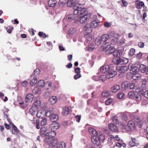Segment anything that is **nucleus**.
Returning a JSON list of instances; mask_svg holds the SVG:
<instances>
[{
    "label": "nucleus",
    "instance_id": "nucleus-1",
    "mask_svg": "<svg viewBox=\"0 0 148 148\" xmlns=\"http://www.w3.org/2000/svg\"><path fill=\"white\" fill-rule=\"evenodd\" d=\"M56 132L54 131H51L47 133V138L48 139L46 140V143L47 148H54L58 143V140L57 138H53L55 136Z\"/></svg>",
    "mask_w": 148,
    "mask_h": 148
},
{
    "label": "nucleus",
    "instance_id": "nucleus-2",
    "mask_svg": "<svg viewBox=\"0 0 148 148\" xmlns=\"http://www.w3.org/2000/svg\"><path fill=\"white\" fill-rule=\"evenodd\" d=\"M105 139V136L101 132H99L93 135L91 137V141L95 145L99 146L100 144L101 140L103 141Z\"/></svg>",
    "mask_w": 148,
    "mask_h": 148
},
{
    "label": "nucleus",
    "instance_id": "nucleus-3",
    "mask_svg": "<svg viewBox=\"0 0 148 148\" xmlns=\"http://www.w3.org/2000/svg\"><path fill=\"white\" fill-rule=\"evenodd\" d=\"M74 10V14L75 15H81L84 14L86 11V9L81 4L76 3L73 7ZM78 16H79L78 15Z\"/></svg>",
    "mask_w": 148,
    "mask_h": 148
},
{
    "label": "nucleus",
    "instance_id": "nucleus-4",
    "mask_svg": "<svg viewBox=\"0 0 148 148\" xmlns=\"http://www.w3.org/2000/svg\"><path fill=\"white\" fill-rule=\"evenodd\" d=\"M123 128L128 132L134 131L136 130V125L134 122L131 120L128 122L127 126H123Z\"/></svg>",
    "mask_w": 148,
    "mask_h": 148
},
{
    "label": "nucleus",
    "instance_id": "nucleus-5",
    "mask_svg": "<svg viewBox=\"0 0 148 148\" xmlns=\"http://www.w3.org/2000/svg\"><path fill=\"white\" fill-rule=\"evenodd\" d=\"M116 62H115L116 65L120 64H124L127 63L128 62V59L124 57L117 58L115 59Z\"/></svg>",
    "mask_w": 148,
    "mask_h": 148
},
{
    "label": "nucleus",
    "instance_id": "nucleus-6",
    "mask_svg": "<svg viewBox=\"0 0 148 148\" xmlns=\"http://www.w3.org/2000/svg\"><path fill=\"white\" fill-rule=\"evenodd\" d=\"M113 67L114 69H115L117 71L122 73H124L127 70V66H119L116 65L115 66H114Z\"/></svg>",
    "mask_w": 148,
    "mask_h": 148
},
{
    "label": "nucleus",
    "instance_id": "nucleus-7",
    "mask_svg": "<svg viewBox=\"0 0 148 148\" xmlns=\"http://www.w3.org/2000/svg\"><path fill=\"white\" fill-rule=\"evenodd\" d=\"M90 18V16L89 15L85 14L79 18H78L77 20L81 23H84L88 21Z\"/></svg>",
    "mask_w": 148,
    "mask_h": 148
},
{
    "label": "nucleus",
    "instance_id": "nucleus-8",
    "mask_svg": "<svg viewBox=\"0 0 148 148\" xmlns=\"http://www.w3.org/2000/svg\"><path fill=\"white\" fill-rule=\"evenodd\" d=\"M135 86V84L132 83H129L128 82H125L122 84V86L123 88L127 89H133Z\"/></svg>",
    "mask_w": 148,
    "mask_h": 148
},
{
    "label": "nucleus",
    "instance_id": "nucleus-9",
    "mask_svg": "<svg viewBox=\"0 0 148 148\" xmlns=\"http://www.w3.org/2000/svg\"><path fill=\"white\" fill-rule=\"evenodd\" d=\"M137 69L136 67L132 69L133 72V75L132 76V78L134 80H138L140 79L141 75L139 73H137Z\"/></svg>",
    "mask_w": 148,
    "mask_h": 148
},
{
    "label": "nucleus",
    "instance_id": "nucleus-10",
    "mask_svg": "<svg viewBox=\"0 0 148 148\" xmlns=\"http://www.w3.org/2000/svg\"><path fill=\"white\" fill-rule=\"evenodd\" d=\"M60 125L58 123L56 122H53L50 124L49 129L52 131H55L59 127Z\"/></svg>",
    "mask_w": 148,
    "mask_h": 148
},
{
    "label": "nucleus",
    "instance_id": "nucleus-11",
    "mask_svg": "<svg viewBox=\"0 0 148 148\" xmlns=\"http://www.w3.org/2000/svg\"><path fill=\"white\" fill-rule=\"evenodd\" d=\"M113 69V67H112ZM114 69H110L107 74L108 79L113 78L116 75V71H114Z\"/></svg>",
    "mask_w": 148,
    "mask_h": 148
},
{
    "label": "nucleus",
    "instance_id": "nucleus-12",
    "mask_svg": "<svg viewBox=\"0 0 148 148\" xmlns=\"http://www.w3.org/2000/svg\"><path fill=\"white\" fill-rule=\"evenodd\" d=\"M132 118L137 122V125L139 127H142L143 124V121L140 120L138 116L136 115L133 116Z\"/></svg>",
    "mask_w": 148,
    "mask_h": 148
},
{
    "label": "nucleus",
    "instance_id": "nucleus-13",
    "mask_svg": "<svg viewBox=\"0 0 148 148\" xmlns=\"http://www.w3.org/2000/svg\"><path fill=\"white\" fill-rule=\"evenodd\" d=\"M110 69V66L108 65H106L101 66L100 68V71L101 73H104L108 72Z\"/></svg>",
    "mask_w": 148,
    "mask_h": 148
},
{
    "label": "nucleus",
    "instance_id": "nucleus-14",
    "mask_svg": "<svg viewBox=\"0 0 148 148\" xmlns=\"http://www.w3.org/2000/svg\"><path fill=\"white\" fill-rule=\"evenodd\" d=\"M48 129L46 127H44L40 128V135L42 137H44L47 136V132Z\"/></svg>",
    "mask_w": 148,
    "mask_h": 148
},
{
    "label": "nucleus",
    "instance_id": "nucleus-15",
    "mask_svg": "<svg viewBox=\"0 0 148 148\" xmlns=\"http://www.w3.org/2000/svg\"><path fill=\"white\" fill-rule=\"evenodd\" d=\"M109 129L113 132H118V130L116 125L113 123H110L108 125Z\"/></svg>",
    "mask_w": 148,
    "mask_h": 148
},
{
    "label": "nucleus",
    "instance_id": "nucleus-16",
    "mask_svg": "<svg viewBox=\"0 0 148 148\" xmlns=\"http://www.w3.org/2000/svg\"><path fill=\"white\" fill-rule=\"evenodd\" d=\"M135 4L136 7L137 9H141L145 6L144 2L139 0L136 1Z\"/></svg>",
    "mask_w": 148,
    "mask_h": 148
},
{
    "label": "nucleus",
    "instance_id": "nucleus-17",
    "mask_svg": "<svg viewBox=\"0 0 148 148\" xmlns=\"http://www.w3.org/2000/svg\"><path fill=\"white\" fill-rule=\"evenodd\" d=\"M38 108L36 106H33L29 110V113L32 115H34L38 111Z\"/></svg>",
    "mask_w": 148,
    "mask_h": 148
},
{
    "label": "nucleus",
    "instance_id": "nucleus-18",
    "mask_svg": "<svg viewBox=\"0 0 148 148\" xmlns=\"http://www.w3.org/2000/svg\"><path fill=\"white\" fill-rule=\"evenodd\" d=\"M34 98V96L32 94H29L27 95L25 99V101L26 103L31 102Z\"/></svg>",
    "mask_w": 148,
    "mask_h": 148
},
{
    "label": "nucleus",
    "instance_id": "nucleus-19",
    "mask_svg": "<svg viewBox=\"0 0 148 148\" xmlns=\"http://www.w3.org/2000/svg\"><path fill=\"white\" fill-rule=\"evenodd\" d=\"M100 22L98 20H95L92 21L90 25V28H96Z\"/></svg>",
    "mask_w": 148,
    "mask_h": 148
},
{
    "label": "nucleus",
    "instance_id": "nucleus-20",
    "mask_svg": "<svg viewBox=\"0 0 148 148\" xmlns=\"http://www.w3.org/2000/svg\"><path fill=\"white\" fill-rule=\"evenodd\" d=\"M115 49L113 47L110 46L108 49H104L106 50V53L107 54H110L113 53L115 51Z\"/></svg>",
    "mask_w": 148,
    "mask_h": 148
},
{
    "label": "nucleus",
    "instance_id": "nucleus-21",
    "mask_svg": "<svg viewBox=\"0 0 148 148\" xmlns=\"http://www.w3.org/2000/svg\"><path fill=\"white\" fill-rule=\"evenodd\" d=\"M49 100L51 104H54L57 101V97L56 96H52L49 98Z\"/></svg>",
    "mask_w": 148,
    "mask_h": 148
},
{
    "label": "nucleus",
    "instance_id": "nucleus-22",
    "mask_svg": "<svg viewBox=\"0 0 148 148\" xmlns=\"http://www.w3.org/2000/svg\"><path fill=\"white\" fill-rule=\"evenodd\" d=\"M109 38L108 35L105 34L101 36L100 38L103 43L106 41Z\"/></svg>",
    "mask_w": 148,
    "mask_h": 148
},
{
    "label": "nucleus",
    "instance_id": "nucleus-23",
    "mask_svg": "<svg viewBox=\"0 0 148 148\" xmlns=\"http://www.w3.org/2000/svg\"><path fill=\"white\" fill-rule=\"evenodd\" d=\"M56 3V0H49L48 1V5L49 7H54Z\"/></svg>",
    "mask_w": 148,
    "mask_h": 148
},
{
    "label": "nucleus",
    "instance_id": "nucleus-24",
    "mask_svg": "<svg viewBox=\"0 0 148 148\" xmlns=\"http://www.w3.org/2000/svg\"><path fill=\"white\" fill-rule=\"evenodd\" d=\"M49 116L50 117L51 119L54 122L57 120L58 118V115L56 114H50Z\"/></svg>",
    "mask_w": 148,
    "mask_h": 148
},
{
    "label": "nucleus",
    "instance_id": "nucleus-25",
    "mask_svg": "<svg viewBox=\"0 0 148 148\" xmlns=\"http://www.w3.org/2000/svg\"><path fill=\"white\" fill-rule=\"evenodd\" d=\"M69 113V108L67 107H64L63 108L62 111V114L64 115L68 114Z\"/></svg>",
    "mask_w": 148,
    "mask_h": 148
},
{
    "label": "nucleus",
    "instance_id": "nucleus-26",
    "mask_svg": "<svg viewBox=\"0 0 148 148\" xmlns=\"http://www.w3.org/2000/svg\"><path fill=\"white\" fill-rule=\"evenodd\" d=\"M56 147H55L54 148H65V143L64 142H59L57 143Z\"/></svg>",
    "mask_w": 148,
    "mask_h": 148
},
{
    "label": "nucleus",
    "instance_id": "nucleus-27",
    "mask_svg": "<svg viewBox=\"0 0 148 148\" xmlns=\"http://www.w3.org/2000/svg\"><path fill=\"white\" fill-rule=\"evenodd\" d=\"M76 0H68L67 3V4L68 7H71L73 5L75 2Z\"/></svg>",
    "mask_w": 148,
    "mask_h": 148
},
{
    "label": "nucleus",
    "instance_id": "nucleus-28",
    "mask_svg": "<svg viewBox=\"0 0 148 148\" xmlns=\"http://www.w3.org/2000/svg\"><path fill=\"white\" fill-rule=\"evenodd\" d=\"M44 111L39 110L37 112L36 116L38 118H42L44 115Z\"/></svg>",
    "mask_w": 148,
    "mask_h": 148
},
{
    "label": "nucleus",
    "instance_id": "nucleus-29",
    "mask_svg": "<svg viewBox=\"0 0 148 148\" xmlns=\"http://www.w3.org/2000/svg\"><path fill=\"white\" fill-rule=\"evenodd\" d=\"M131 139L132 140L129 143V145L131 147H134L136 145V140L135 138L132 137Z\"/></svg>",
    "mask_w": 148,
    "mask_h": 148
},
{
    "label": "nucleus",
    "instance_id": "nucleus-30",
    "mask_svg": "<svg viewBox=\"0 0 148 148\" xmlns=\"http://www.w3.org/2000/svg\"><path fill=\"white\" fill-rule=\"evenodd\" d=\"M36 77H34L33 78L30 80V84L32 86H34L37 82Z\"/></svg>",
    "mask_w": 148,
    "mask_h": 148
},
{
    "label": "nucleus",
    "instance_id": "nucleus-31",
    "mask_svg": "<svg viewBox=\"0 0 148 148\" xmlns=\"http://www.w3.org/2000/svg\"><path fill=\"white\" fill-rule=\"evenodd\" d=\"M133 91L136 93V94L138 93L139 92L141 91L140 88L138 85L136 86H135V85L134 86L133 88Z\"/></svg>",
    "mask_w": 148,
    "mask_h": 148
},
{
    "label": "nucleus",
    "instance_id": "nucleus-32",
    "mask_svg": "<svg viewBox=\"0 0 148 148\" xmlns=\"http://www.w3.org/2000/svg\"><path fill=\"white\" fill-rule=\"evenodd\" d=\"M120 88V87L119 85H115L112 88L111 91L113 92H116Z\"/></svg>",
    "mask_w": 148,
    "mask_h": 148
},
{
    "label": "nucleus",
    "instance_id": "nucleus-33",
    "mask_svg": "<svg viewBox=\"0 0 148 148\" xmlns=\"http://www.w3.org/2000/svg\"><path fill=\"white\" fill-rule=\"evenodd\" d=\"M147 66L143 64H141L139 66V70L142 73H144Z\"/></svg>",
    "mask_w": 148,
    "mask_h": 148
},
{
    "label": "nucleus",
    "instance_id": "nucleus-34",
    "mask_svg": "<svg viewBox=\"0 0 148 148\" xmlns=\"http://www.w3.org/2000/svg\"><path fill=\"white\" fill-rule=\"evenodd\" d=\"M12 125L13 130H14L13 132V131H12V134H17L19 132V130L17 128V127L13 124V123H12Z\"/></svg>",
    "mask_w": 148,
    "mask_h": 148
},
{
    "label": "nucleus",
    "instance_id": "nucleus-35",
    "mask_svg": "<svg viewBox=\"0 0 148 148\" xmlns=\"http://www.w3.org/2000/svg\"><path fill=\"white\" fill-rule=\"evenodd\" d=\"M136 93L133 91L129 92L128 94V97L130 99H134L135 97Z\"/></svg>",
    "mask_w": 148,
    "mask_h": 148
},
{
    "label": "nucleus",
    "instance_id": "nucleus-36",
    "mask_svg": "<svg viewBox=\"0 0 148 148\" xmlns=\"http://www.w3.org/2000/svg\"><path fill=\"white\" fill-rule=\"evenodd\" d=\"M88 132L90 134H94V135H96V133H98L94 129L91 127H89L88 128Z\"/></svg>",
    "mask_w": 148,
    "mask_h": 148
},
{
    "label": "nucleus",
    "instance_id": "nucleus-37",
    "mask_svg": "<svg viewBox=\"0 0 148 148\" xmlns=\"http://www.w3.org/2000/svg\"><path fill=\"white\" fill-rule=\"evenodd\" d=\"M142 84L141 85V87L144 89L146 88V84L147 83V81L145 79H143L141 81Z\"/></svg>",
    "mask_w": 148,
    "mask_h": 148
},
{
    "label": "nucleus",
    "instance_id": "nucleus-38",
    "mask_svg": "<svg viewBox=\"0 0 148 148\" xmlns=\"http://www.w3.org/2000/svg\"><path fill=\"white\" fill-rule=\"evenodd\" d=\"M112 121L114 123L118 124L119 123V121L118 117L116 116H114L112 119Z\"/></svg>",
    "mask_w": 148,
    "mask_h": 148
},
{
    "label": "nucleus",
    "instance_id": "nucleus-39",
    "mask_svg": "<svg viewBox=\"0 0 148 148\" xmlns=\"http://www.w3.org/2000/svg\"><path fill=\"white\" fill-rule=\"evenodd\" d=\"M134 99L137 101H140L141 99L140 94V93L136 94L135 97Z\"/></svg>",
    "mask_w": 148,
    "mask_h": 148
},
{
    "label": "nucleus",
    "instance_id": "nucleus-40",
    "mask_svg": "<svg viewBox=\"0 0 148 148\" xmlns=\"http://www.w3.org/2000/svg\"><path fill=\"white\" fill-rule=\"evenodd\" d=\"M119 51L118 50H115L112 53L113 56L115 57H120V53L119 52Z\"/></svg>",
    "mask_w": 148,
    "mask_h": 148
},
{
    "label": "nucleus",
    "instance_id": "nucleus-41",
    "mask_svg": "<svg viewBox=\"0 0 148 148\" xmlns=\"http://www.w3.org/2000/svg\"><path fill=\"white\" fill-rule=\"evenodd\" d=\"M107 79H108L107 75H101L99 77V80L101 81L102 82L105 81Z\"/></svg>",
    "mask_w": 148,
    "mask_h": 148
},
{
    "label": "nucleus",
    "instance_id": "nucleus-42",
    "mask_svg": "<svg viewBox=\"0 0 148 148\" xmlns=\"http://www.w3.org/2000/svg\"><path fill=\"white\" fill-rule=\"evenodd\" d=\"M121 117L122 119L124 121H126L128 119L127 115L125 113H122L121 114Z\"/></svg>",
    "mask_w": 148,
    "mask_h": 148
},
{
    "label": "nucleus",
    "instance_id": "nucleus-43",
    "mask_svg": "<svg viewBox=\"0 0 148 148\" xmlns=\"http://www.w3.org/2000/svg\"><path fill=\"white\" fill-rule=\"evenodd\" d=\"M47 120L46 118H43L41 121L40 122V125L41 126H44L46 125Z\"/></svg>",
    "mask_w": 148,
    "mask_h": 148
},
{
    "label": "nucleus",
    "instance_id": "nucleus-44",
    "mask_svg": "<svg viewBox=\"0 0 148 148\" xmlns=\"http://www.w3.org/2000/svg\"><path fill=\"white\" fill-rule=\"evenodd\" d=\"M109 95V93L107 91H103L101 94V96L102 97H107Z\"/></svg>",
    "mask_w": 148,
    "mask_h": 148
},
{
    "label": "nucleus",
    "instance_id": "nucleus-45",
    "mask_svg": "<svg viewBox=\"0 0 148 148\" xmlns=\"http://www.w3.org/2000/svg\"><path fill=\"white\" fill-rule=\"evenodd\" d=\"M135 50L133 48H131L130 49L129 52V55L130 56H132L134 55L135 53Z\"/></svg>",
    "mask_w": 148,
    "mask_h": 148
},
{
    "label": "nucleus",
    "instance_id": "nucleus-46",
    "mask_svg": "<svg viewBox=\"0 0 148 148\" xmlns=\"http://www.w3.org/2000/svg\"><path fill=\"white\" fill-rule=\"evenodd\" d=\"M95 43L97 45L99 46L101 44L103 43V42H102L100 38H96L95 40Z\"/></svg>",
    "mask_w": 148,
    "mask_h": 148
},
{
    "label": "nucleus",
    "instance_id": "nucleus-47",
    "mask_svg": "<svg viewBox=\"0 0 148 148\" xmlns=\"http://www.w3.org/2000/svg\"><path fill=\"white\" fill-rule=\"evenodd\" d=\"M112 101V99L109 98L105 102V104L107 105H109L111 104Z\"/></svg>",
    "mask_w": 148,
    "mask_h": 148
},
{
    "label": "nucleus",
    "instance_id": "nucleus-48",
    "mask_svg": "<svg viewBox=\"0 0 148 148\" xmlns=\"http://www.w3.org/2000/svg\"><path fill=\"white\" fill-rule=\"evenodd\" d=\"M76 32L75 28H70L69 30V34H74Z\"/></svg>",
    "mask_w": 148,
    "mask_h": 148
},
{
    "label": "nucleus",
    "instance_id": "nucleus-49",
    "mask_svg": "<svg viewBox=\"0 0 148 148\" xmlns=\"http://www.w3.org/2000/svg\"><path fill=\"white\" fill-rule=\"evenodd\" d=\"M44 85V81L43 80H40L38 82V85L39 87H42Z\"/></svg>",
    "mask_w": 148,
    "mask_h": 148
},
{
    "label": "nucleus",
    "instance_id": "nucleus-50",
    "mask_svg": "<svg viewBox=\"0 0 148 148\" xmlns=\"http://www.w3.org/2000/svg\"><path fill=\"white\" fill-rule=\"evenodd\" d=\"M40 103L41 102L40 100H36L34 102V105L33 106L38 107V106H39L40 105Z\"/></svg>",
    "mask_w": 148,
    "mask_h": 148
},
{
    "label": "nucleus",
    "instance_id": "nucleus-51",
    "mask_svg": "<svg viewBox=\"0 0 148 148\" xmlns=\"http://www.w3.org/2000/svg\"><path fill=\"white\" fill-rule=\"evenodd\" d=\"M40 123V121L38 119L36 120V122L35 123V125L36 127V128L37 129H39L40 128V127L39 125Z\"/></svg>",
    "mask_w": 148,
    "mask_h": 148
},
{
    "label": "nucleus",
    "instance_id": "nucleus-52",
    "mask_svg": "<svg viewBox=\"0 0 148 148\" xmlns=\"http://www.w3.org/2000/svg\"><path fill=\"white\" fill-rule=\"evenodd\" d=\"M124 94L122 92L119 93L117 95V97L119 99L123 98L124 97Z\"/></svg>",
    "mask_w": 148,
    "mask_h": 148
},
{
    "label": "nucleus",
    "instance_id": "nucleus-53",
    "mask_svg": "<svg viewBox=\"0 0 148 148\" xmlns=\"http://www.w3.org/2000/svg\"><path fill=\"white\" fill-rule=\"evenodd\" d=\"M13 29V27H11L10 26H8L7 28H6V30H7V32L9 34L11 33Z\"/></svg>",
    "mask_w": 148,
    "mask_h": 148
},
{
    "label": "nucleus",
    "instance_id": "nucleus-54",
    "mask_svg": "<svg viewBox=\"0 0 148 148\" xmlns=\"http://www.w3.org/2000/svg\"><path fill=\"white\" fill-rule=\"evenodd\" d=\"M28 82L26 81H24L21 83L22 86L24 87H25L28 85Z\"/></svg>",
    "mask_w": 148,
    "mask_h": 148
},
{
    "label": "nucleus",
    "instance_id": "nucleus-55",
    "mask_svg": "<svg viewBox=\"0 0 148 148\" xmlns=\"http://www.w3.org/2000/svg\"><path fill=\"white\" fill-rule=\"evenodd\" d=\"M40 72V70L39 69H36L34 71V75H37L38 74H39Z\"/></svg>",
    "mask_w": 148,
    "mask_h": 148
},
{
    "label": "nucleus",
    "instance_id": "nucleus-56",
    "mask_svg": "<svg viewBox=\"0 0 148 148\" xmlns=\"http://www.w3.org/2000/svg\"><path fill=\"white\" fill-rule=\"evenodd\" d=\"M80 68L79 67L75 68L74 69L75 72L77 74H80Z\"/></svg>",
    "mask_w": 148,
    "mask_h": 148
},
{
    "label": "nucleus",
    "instance_id": "nucleus-57",
    "mask_svg": "<svg viewBox=\"0 0 148 148\" xmlns=\"http://www.w3.org/2000/svg\"><path fill=\"white\" fill-rule=\"evenodd\" d=\"M138 46L139 47L142 48L144 46V44L142 42H140L138 43Z\"/></svg>",
    "mask_w": 148,
    "mask_h": 148
},
{
    "label": "nucleus",
    "instance_id": "nucleus-58",
    "mask_svg": "<svg viewBox=\"0 0 148 148\" xmlns=\"http://www.w3.org/2000/svg\"><path fill=\"white\" fill-rule=\"evenodd\" d=\"M128 4V3L125 1H122L121 5L123 7H126Z\"/></svg>",
    "mask_w": 148,
    "mask_h": 148
},
{
    "label": "nucleus",
    "instance_id": "nucleus-59",
    "mask_svg": "<svg viewBox=\"0 0 148 148\" xmlns=\"http://www.w3.org/2000/svg\"><path fill=\"white\" fill-rule=\"evenodd\" d=\"M81 77V75L80 74H77L75 75L74 77V78L75 79H77Z\"/></svg>",
    "mask_w": 148,
    "mask_h": 148
},
{
    "label": "nucleus",
    "instance_id": "nucleus-60",
    "mask_svg": "<svg viewBox=\"0 0 148 148\" xmlns=\"http://www.w3.org/2000/svg\"><path fill=\"white\" fill-rule=\"evenodd\" d=\"M81 116L80 115H77L75 116V118L76 119V121L78 122H79L81 119Z\"/></svg>",
    "mask_w": 148,
    "mask_h": 148
},
{
    "label": "nucleus",
    "instance_id": "nucleus-61",
    "mask_svg": "<svg viewBox=\"0 0 148 148\" xmlns=\"http://www.w3.org/2000/svg\"><path fill=\"white\" fill-rule=\"evenodd\" d=\"M142 53L141 52H140L137 54V55L136 56V57L138 59H140L142 58Z\"/></svg>",
    "mask_w": 148,
    "mask_h": 148
},
{
    "label": "nucleus",
    "instance_id": "nucleus-62",
    "mask_svg": "<svg viewBox=\"0 0 148 148\" xmlns=\"http://www.w3.org/2000/svg\"><path fill=\"white\" fill-rule=\"evenodd\" d=\"M144 96L145 98H148V90H147L145 92Z\"/></svg>",
    "mask_w": 148,
    "mask_h": 148
},
{
    "label": "nucleus",
    "instance_id": "nucleus-63",
    "mask_svg": "<svg viewBox=\"0 0 148 148\" xmlns=\"http://www.w3.org/2000/svg\"><path fill=\"white\" fill-rule=\"evenodd\" d=\"M111 24L108 22L106 21L104 23V25L106 27H109L111 26Z\"/></svg>",
    "mask_w": 148,
    "mask_h": 148
},
{
    "label": "nucleus",
    "instance_id": "nucleus-64",
    "mask_svg": "<svg viewBox=\"0 0 148 148\" xmlns=\"http://www.w3.org/2000/svg\"><path fill=\"white\" fill-rule=\"evenodd\" d=\"M72 64L71 63H69V64L66 65V68L70 69L72 67Z\"/></svg>",
    "mask_w": 148,
    "mask_h": 148
}]
</instances>
